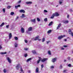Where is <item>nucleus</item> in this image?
<instances>
[{
	"label": "nucleus",
	"instance_id": "nucleus-1",
	"mask_svg": "<svg viewBox=\"0 0 73 73\" xmlns=\"http://www.w3.org/2000/svg\"><path fill=\"white\" fill-rule=\"evenodd\" d=\"M65 37V35H60V36H59L58 37V39L60 40L62 39V38Z\"/></svg>",
	"mask_w": 73,
	"mask_h": 73
},
{
	"label": "nucleus",
	"instance_id": "nucleus-22",
	"mask_svg": "<svg viewBox=\"0 0 73 73\" xmlns=\"http://www.w3.org/2000/svg\"><path fill=\"white\" fill-rule=\"evenodd\" d=\"M14 46L15 48H17L18 46V44L17 43H15L14 44Z\"/></svg>",
	"mask_w": 73,
	"mask_h": 73
},
{
	"label": "nucleus",
	"instance_id": "nucleus-58",
	"mask_svg": "<svg viewBox=\"0 0 73 73\" xmlns=\"http://www.w3.org/2000/svg\"><path fill=\"white\" fill-rule=\"evenodd\" d=\"M29 73H31V71L30 70H29L28 71Z\"/></svg>",
	"mask_w": 73,
	"mask_h": 73
},
{
	"label": "nucleus",
	"instance_id": "nucleus-63",
	"mask_svg": "<svg viewBox=\"0 0 73 73\" xmlns=\"http://www.w3.org/2000/svg\"><path fill=\"white\" fill-rule=\"evenodd\" d=\"M27 33H28V31H27Z\"/></svg>",
	"mask_w": 73,
	"mask_h": 73
},
{
	"label": "nucleus",
	"instance_id": "nucleus-40",
	"mask_svg": "<svg viewBox=\"0 0 73 73\" xmlns=\"http://www.w3.org/2000/svg\"><path fill=\"white\" fill-rule=\"evenodd\" d=\"M37 19L38 21H40V19L38 18H37Z\"/></svg>",
	"mask_w": 73,
	"mask_h": 73
},
{
	"label": "nucleus",
	"instance_id": "nucleus-41",
	"mask_svg": "<svg viewBox=\"0 0 73 73\" xmlns=\"http://www.w3.org/2000/svg\"><path fill=\"white\" fill-rule=\"evenodd\" d=\"M13 14H14V13H13V12H12L11 13V15H13Z\"/></svg>",
	"mask_w": 73,
	"mask_h": 73
},
{
	"label": "nucleus",
	"instance_id": "nucleus-24",
	"mask_svg": "<svg viewBox=\"0 0 73 73\" xmlns=\"http://www.w3.org/2000/svg\"><path fill=\"white\" fill-rule=\"evenodd\" d=\"M69 23V21L68 20L64 21V24H67V23Z\"/></svg>",
	"mask_w": 73,
	"mask_h": 73
},
{
	"label": "nucleus",
	"instance_id": "nucleus-47",
	"mask_svg": "<svg viewBox=\"0 0 73 73\" xmlns=\"http://www.w3.org/2000/svg\"><path fill=\"white\" fill-rule=\"evenodd\" d=\"M47 42V44H48V43H49V42H50V41H46Z\"/></svg>",
	"mask_w": 73,
	"mask_h": 73
},
{
	"label": "nucleus",
	"instance_id": "nucleus-18",
	"mask_svg": "<svg viewBox=\"0 0 73 73\" xmlns=\"http://www.w3.org/2000/svg\"><path fill=\"white\" fill-rule=\"evenodd\" d=\"M38 68L36 67L35 70V72L38 73Z\"/></svg>",
	"mask_w": 73,
	"mask_h": 73
},
{
	"label": "nucleus",
	"instance_id": "nucleus-64",
	"mask_svg": "<svg viewBox=\"0 0 73 73\" xmlns=\"http://www.w3.org/2000/svg\"><path fill=\"white\" fill-rule=\"evenodd\" d=\"M71 73H73V72H72Z\"/></svg>",
	"mask_w": 73,
	"mask_h": 73
},
{
	"label": "nucleus",
	"instance_id": "nucleus-28",
	"mask_svg": "<svg viewBox=\"0 0 73 73\" xmlns=\"http://www.w3.org/2000/svg\"><path fill=\"white\" fill-rule=\"evenodd\" d=\"M62 65L61 64L60 66L59 67V68L60 69H61L62 68Z\"/></svg>",
	"mask_w": 73,
	"mask_h": 73
},
{
	"label": "nucleus",
	"instance_id": "nucleus-44",
	"mask_svg": "<svg viewBox=\"0 0 73 73\" xmlns=\"http://www.w3.org/2000/svg\"><path fill=\"white\" fill-rule=\"evenodd\" d=\"M25 57H27V54H25Z\"/></svg>",
	"mask_w": 73,
	"mask_h": 73
},
{
	"label": "nucleus",
	"instance_id": "nucleus-9",
	"mask_svg": "<svg viewBox=\"0 0 73 73\" xmlns=\"http://www.w3.org/2000/svg\"><path fill=\"white\" fill-rule=\"evenodd\" d=\"M19 66H20V64H18L15 66L16 68L17 69V70H18L19 69Z\"/></svg>",
	"mask_w": 73,
	"mask_h": 73
},
{
	"label": "nucleus",
	"instance_id": "nucleus-6",
	"mask_svg": "<svg viewBox=\"0 0 73 73\" xmlns=\"http://www.w3.org/2000/svg\"><path fill=\"white\" fill-rule=\"evenodd\" d=\"M64 0H59V3L60 5H61L63 3V1Z\"/></svg>",
	"mask_w": 73,
	"mask_h": 73
},
{
	"label": "nucleus",
	"instance_id": "nucleus-51",
	"mask_svg": "<svg viewBox=\"0 0 73 73\" xmlns=\"http://www.w3.org/2000/svg\"><path fill=\"white\" fill-rule=\"evenodd\" d=\"M70 57H68L67 58V59H68V60H70Z\"/></svg>",
	"mask_w": 73,
	"mask_h": 73
},
{
	"label": "nucleus",
	"instance_id": "nucleus-53",
	"mask_svg": "<svg viewBox=\"0 0 73 73\" xmlns=\"http://www.w3.org/2000/svg\"><path fill=\"white\" fill-rule=\"evenodd\" d=\"M17 6L18 7H20V5H17Z\"/></svg>",
	"mask_w": 73,
	"mask_h": 73
},
{
	"label": "nucleus",
	"instance_id": "nucleus-25",
	"mask_svg": "<svg viewBox=\"0 0 73 73\" xmlns=\"http://www.w3.org/2000/svg\"><path fill=\"white\" fill-rule=\"evenodd\" d=\"M55 16H54V14H53L52 16L50 17V19H53V18Z\"/></svg>",
	"mask_w": 73,
	"mask_h": 73
},
{
	"label": "nucleus",
	"instance_id": "nucleus-14",
	"mask_svg": "<svg viewBox=\"0 0 73 73\" xmlns=\"http://www.w3.org/2000/svg\"><path fill=\"white\" fill-rule=\"evenodd\" d=\"M19 11L21 13H25V11H24V10H20Z\"/></svg>",
	"mask_w": 73,
	"mask_h": 73
},
{
	"label": "nucleus",
	"instance_id": "nucleus-35",
	"mask_svg": "<svg viewBox=\"0 0 73 73\" xmlns=\"http://www.w3.org/2000/svg\"><path fill=\"white\" fill-rule=\"evenodd\" d=\"M48 53L49 54V55H51V53H50V51H48Z\"/></svg>",
	"mask_w": 73,
	"mask_h": 73
},
{
	"label": "nucleus",
	"instance_id": "nucleus-29",
	"mask_svg": "<svg viewBox=\"0 0 73 73\" xmlns=\"http://www.w3.org/2000/svg\"><path fill=\"white\" fill-rule=\"evenodd\" d=\"M51 32H52V30H49L48 31L47 33H51Z\"/></svg>",
	"mask_w": 73,
	"mask_h": 73
},
{
	"label": "nucleus",
	"instance_id": "nucleus-56",
	"mask_svg": "<svg viewBox=\"0 0 73 73\" xmlns=\"http://www.w3.org/2000/svg\"><path fill=\"white\" fill-rule=\"evenodd\" d=\"M19 19V17H17L16 18V20H17V19Z\"/></svg>",
	"mask_w": 73,
	"mask_h": 73
},
{
	"label": "nucleus",
	"instance_id": "nucleus-34",
	"mask_svg": "<svg viewBox=\"0 0 73 73\" xmlns=\"http://www.w3.org/2000/svg\"><path fill=\"white\" fill-rule=\"evenodd\" d=\"M3 11L4 13H5V9H3Z\"/></svg>",
	"mask_w": 73,
	"mask_h": 73
},
{
	"label": "nucleus",
	"instance_id": "nucleus-17",
	"mask_svg": "<svg viewBox=\"0 0 73 73\" xmlns=\"http://www.w3.org/2000/svg\"><path fill=\"white\" fill-rule=\"evenodd\" d=\"M32 30V27H30L28 28V31L29 32H30V31H31Z\"/></svg>",
	"mask_w": 73,
	"mask_h": 73
},
{
	"label": "nucleus",
	"instance_id": "nucleus-37",
	"mask_svg": "<svg viewBox=\"0 0 73 73\" xmlns=\"http://www.w3.org/2000/svg\"><path fill=\"white\" fill-rule=\"evenodd\" d=\"M11 6H9L7 7L8 9H10V8H11Z\"/></svg>",
	"mask_w": 73,
	"mask_h": 73
},
{
	"label": "nucleus",
	"instance_id": "nucleus-43",
	"mask_svg": "<svg viewBox=\"0 0 73 73\" xmlns=\"http://www.w3.org/2000/svg\"><path fill=\"white\" fill-rule=\"evenodd\" d=\"M43 67H44V65L43 64H42L41 66V68L42 69Z\"/></svg>",
	"mask_w": 73,
	"mask_h": 73
},
{
	"label": "nucleus",
	"instance_id": "nucleus-32",
	"mask_svg": "<svg viewBox=\"0 0 73 73\" xmlns=\"http://www.w3.org/2000/svg\"><path fill=\"white\" fill-rule=\"evenodd\" d=\"M14 38L15 40H18V38L17 37H14Z\"/></svg>",
	"mask_w": 73,
	"mask_h": 73
},
{
	"label": "nucleus",
	"instance_id": "nucleus-7",
	"mask_svg": "<svg viewBox=\"0 0 73 73\" xmlns=\"http://www.w3.org/2000/svg\"><path fill=\"white\" fill-rule=\"evenodd\" d=\"M26 4H32V2L31 1H28L25 2Z\"/></svg>",
	"mask_w": 73,
	"mask_h": 73
},
{
	"label": "nucleus",
	"instance_id": "nucleus-46",
	"mask_svg": "<svg viewBox=\"0 0 73 73\" xmlns=\"http://www.w3.org/2000/svg\"><path fill=\"white\" fill-rule=\"evenodd\" d=\"M15 8L16 9H17V8H18L17 6H15Z\"/></svg>",
	"mask_w": 73,
	"mask_h": 73
},
{
	"label": "nucleus",
	"instance_id": "nucleus-39",
	"mask_svg": "<svg viewBox=\"0 0 73 73\" xmlns=\"http://www.w3.org/2000/svg\"><path fill=\"white\" fill-rule=\"evenodd\" d=\"M44 21H47V18H45L44 20Z\"/></svg>",
	"mask_w": 73,
	"mask_h": 73
},
{
	"label": "nucleus",
	"instance_id": "nucleus-38",
	"mask_svg": "<svg viewBox=\"0 0 73 73\" xmlns=\"http://www.w3.org/2000/svg\"><path fill=\"white\" fill-rule=\"evenodd\" d=\"M63 47L64 48H67L68 47V46L66 45H64L63 46Z\"/></svg>",
	"mask_w": 73,
	"mask_h": 73
},
{
	"label": "nucleus",
	"instance_id": "nucleus-2",
	"mask_svg": "<svg viewBox=\"0 0 73 73\" xmlns=\"http://www.w3.org/2000/svg\"><path fill=\"white\" fill-rule=\"evenodd\" d=\"M68 33L70 35H71L72 37H73V33L71 31V30L69 29L68 31Z\"/></svg>",
	"mask_w": 73,
	"mask_h": 73
},
{
	"label": "nucleus",
	"instance_id": "nucleus-49",
	"mask_svg": "<svg viewBox=\"0 0 73 73\" xmlns=\"http://www.w3.org/2000/svg\"><path fill=\"white\" fill-rule=\"evenodd\" d=\"M64 49H65L64 48H62V47L61 48V50H64Z\"/></svg>",
	"mask_w": 73,
	"mask_h": 73
},
{
	"label": "nucleus",
	"instance_id": "nucleus-30",
	"mask_svg": "<svg viewBox=\"0 0 73 73\" xmlns=\"http://www.w3.org/2000/svg\"><path fill=\"white\" fill-rule=\"evenodd\" d=\"M44 41H45V38H43L42 39V42H44Z\"/></svg>",
	"mask_w": 73,
	"mask_h": 73
},
{
	"label": "nucleus",
	"instance_id": "nucleus-57",
	"mask_svg": "<svg viewBox=\"0 0 73 73\" xmlns=\"http://www.w3.org/2000/svg\"><path fill=\"white\" fill-rule=\"evenodd\" d=\"M2 48V46H1L0 45V49H1Z\"/></svg>",
	"mask_w": 73,
	"mask_h": 73
},
{
	"label": "nucleus",
	"instance_id": "nucleus-26",
	"mask_svg": "<svg viewBox=\"0 0 73 73\" xmlns=\"http://www.w3.org/2000/svg\"><path fill=\"white\" fill-rule=\"evenodd\" d=\"M0 54H7V52H1L0 53Z\"/></svg>",
	"mask_w": 73,
	"mask_h": 73
},
{
	"label": "nucleus",
	"instance_id": "nucleus-36",
	"mask_svg": "<svg viewBox=\"0 0 73 73\" xmlns=\"http://www.w3.org/2000/svg\"><path fill=\"white\" fill-rule=\"evenodd\" d=\"M3 72L4 73H6V72H7V70H6V69H4L3 70Z\"/></svg>",
	"mask_w": 73,
	"mask_h": 73
},
{
	"label": "nucleus",
	"instance_id": "nucleus-42",
	"mask_svg": "<svg viewBox=\"0 0 73 73\" xmlns=\"http://www.w3.org/2000/svg\"><path fill=\"white\" fill-rule=\"evenodd\" d=\"M44 12H45L46 13H47V12H48V11H47V10H44Z\"/></svg>",
	"mask_w": 73,
	"mask_h": 73
},
{
	"label": "nucleus",
	"instance_id": "nucleus-3",
	"mask_svg": "<svg viewBox=\"0 0 73 73\" xmlns=\"http://www.w3.org/2000/svg\"><path fill=\"white\" fill-rule=\"evenodd\" d=\"M38 38H39V36H37L35 38H32V40H38Z\"/></svg>",
	"mask_w": 73,
	"mask_h": 73
},
{
	"label": "nucleus",
	"instance_id": "nucleus-50",
	"mask_svg": "<svg viewBox=\"0 0 73 73\" xmlns=\"http://www.w3.org/2000/svg\"><path fill=\"white\" fill-rule=\"evenodd\" d=\"M68 66H69V67H70L71 66V64H69L68 65Z\"/></svg>",
	"mask_w": 73,
	"mask_h": 73
},
{
	"label": "nucleus",
	"instance_id": "nucleus-60",
	"mask_svg": "<svg viewBox=\"0 0 73 73\" xmlns=\"http://www.w3.org/2000/svg\"><path fill=\"white\" fill-rule=\"evenodd\" d=\"M64 41H67V39H64Z\"/></svg>",
	"mask_w": 73,
	"mask_h": 73
},
{
	"label": "nucleus",
	"instance_id": "nucleus-55",
	"mask_svg": "<svg viewBox=\"0 0 73 73\" xmlns=\"http://www.w3.org/2000/svg\"><path fill=\"white\" fill-rule=\"evenodd\" d=\"M66 70H63V72H64V73H65V72H66Z\"/></svg>",
	"mask_w": 73,
	"mask_h": 73
},
{
	"label": "nucleus",
	"instance_id": "nucleus-20",
	"mask_svg": "<svg viewBox=\"0 0 73 73\" xmlns=\"http://www.w3.org/2000/svg\"><path fill=\"white\" fill-rule=\"evenodd\" d=\"M31 60H32V58H30L28 59L27 60V62H29V61H31Z\"/></svg>",
	"mask_w": 73,
	"mask_h": 73
},
{
	"label": "nucleus",
	"instance_id": "nucleus-11",
	"mask_svg": "<svg viewBox=\"0 0 73 73\" xmlns=\"http://www.w3.org/2000/svg\"><path fill=\"white\" fill-rule=\"evenodd\" d=\"M26 17V16H25V15L24 14H23L22 16H20V17L22 19H23V18H24V17Z\"/></svg>",
	"mask_w": 73,
	"mask_h": 73
},
{
	"label": "nucleus",
	"instance_id": "nucleus-13",
	"mask_svg": "<svg viewBox=\"0 0 73 73\" xmlns=\"http://www.w3.org/2000/svg\"><path fill=\"white\" fill-rule=\"evenodd\" d=\"M53 14H54V16H58L59 15V14L57 13H55Z\"/></svg>",
	"mask_w": 73,
	"mask_h": 73
},
{
	"label": "nucleus",
	"instance_id": "nucleus-8",
	"mask_svg": "<svg viewBox=\"0 0 73 73\" xmlns=\"http://www.w3.org/2000/svg\"><path fill=\"white\" fill-rule=\"evenodd\" d=\"M21 31L22 33H24V29L23 28H22L21 29Z\"/></svg>",
	"mask_w": 73,
	"mask_h": 73
},
{
	"label": "nucleus",
	"instance_id": "nucleus-62",
	"mask_svg": "<svg viewBox=\"0 0 73 73\" xmlns=\"http://www.w3.org/2000/svg\"><path fill=\"white\" fill-rule=\"evenodd\" d=\"M38 41H40V40H41V39H38Z\"/></svg>",
	"mask_w": 73,
	"mask_h": 73
},
{
	"label": "nucleus",
	"instance_id": "nucleus-31",
	"mask_svg": "<svg viewBox=\"0 0 73 73\" xmlns=\"http://www.w3.org/2000/svg\"><path fill=\"white\" fill-rule=\"evenodd\" d=\"M3 25H4V23L3 22L0 25V27H2V26H3Z\"/></svg>",
	"mask_w": 73,
	"mask_h": 73
},
{
	"label": "nucleus",
	"instance_id": "nucleus-5",
	"mask_svg": "<svg viewBox=\"0 0 73 73\" xmlns=\"http://www.w3.org/2000/svg\"><path fill=\"white\" fill-rule=\"evenodd\" d=\"M12 33H9V40H10V39H11L12 38Z\"/></svg>",
	"mask_w": 73,
	"mask_h": 73
},
{
	"label": "nucleus",
	"instance_id": "nucleus-16",
	"mask_svg": "<svg viewBox=\"0 0 73 73\" xmlns=\"http://www.w3.org/2000/svg\"><path fill=\"white\" fill-rule=\"evenodd\" d=\"M61 26V24H60L59 25H58V27L56 28V29H58L59 28H60V27Z\"/></svg>",
	"mask_w": 73,
	"mask_h": 73
},
{
	"label": "nucleus",
	"instance_id": "nucleus-12",
	"mask_svg": "<svg viewBox=\"0 0 73 73\" xmlns=\"http://www.w3.org/2000/svg\"><path fill=\"white\" fill-rule=\"evenodd\" d=\"M32 52L34 54H37V53L36 52V50H32Z\"/></svg>",
	"mask_w": 73,
	"mask_h": 73
},
{
	"label": "nucleus",
	"instance_id": "nucleus-48",
	"mask_svg": "<svg viewBox=\"0 0 73 73\" xmlns=\"http://www.w3.org/2000/svg\"><path fill=\"white\" fill-rule=\"evenodd\" d=\"M25 42H26V43H27V42H28V41L26 40H25Z\"/></svg>",
	"mask_w": 73,
	"mask_h": 73
},
{
	"label": "nucleus",
	"instance_id": "nucleus-54",
	"mask_svg": "<svg viewBox=\"0 0 73 73\" xmlns=\"http://www.w3.org/2000/svg\"><path fill=\"white\" fill-rule=\"evenodd\" d=\"M21 1H19L18 2V3H21Z\"/></svg>",
	"mask_w": 73,
	"mask_h": 73
},
{
	"label": "nucleus",
	"instance_id": "nucleus-10",
	"mask_svg": "<svg viewBox=\"0 0 73 73\" xmlns=\"http://www.w3.org/2000/svg\"><path fill=\"white\" fill-rule=\"evenodd\" d=\"M46 60H48V59L47 58H44L43 59H42L41 60L42 62H45V61H46Z\"/></svg>",
	"mask_w": 73,
	"mask_h": 73
},
{
	"label": "nucleus",
	"instance_id": "nucleus-33",
	"mask_svg": "<svg viewBox=\"0 0 73 73\" xmlns=\"http://www.w3.org/2000/svg\"><path fill=\"white\" fill-rule=\"evenodd\" d=\"M54 68V66H52L50 67V69H53Z\"/></svg>",
	"mask_w": 73,
	"mask_h": 73
},
{
	"label": "nucleus",
	"instance_id": "nucleus-19",
	"mask_svg": "<svg viewBox=\"0 0 73 73\" xmlns=\"http://www.w3.org/2000/svg\"><path fill=\"white\" fill-rule=\"evenodd\" d=\"M31 21L32 22L34 23H36V19H31Z\"/></svg>",
	"mask_w": 73,
	"mask_h": 73
},
{
	"label": "nucleus",
	"instance_id": "nucleus-45",
	"mask_svg": "<svg viewBox=\"0 0 73 73\" xmlns=\"http://www.w3.org/2000/svg\"><path fill=\"white\" fill-rule=\"evenodd\" d=\"M9 25L6 26L7 28H9Z\"/></svg>",
	"mask_w": 73,
	"mask_h": 73
},
{
	"label": "nucleus",
	"instance_id": "nucleus-4",
	"mask_svg": "<svg viewBox=\"0 0 73 73\" xmlns=\"http://www.w3.org/2000/svg\"><path fill=\"white\" fill-rule=\"evenodd\" d=\"M57 60V58H53L52 59V62H53V63H54V62H55Z\"/></svg>",
	"mask_w": 73,
	"mask_h": 73
},
{
	"label": "nucleus",
	"instance_id": "nucleus-23",
	"mask_svg": "<svg viewBox=\"0 0 73 73\" xmlns=\"http://www.w3.org/2000/svg\"><path fill=\"white\" fill-rule=\"evenodd\" d=\"M53 21H51L50 22L49 24H48L49 26H50V25H52V24H53Z\"/></svg>",
	"mask_w": 73,
	"mask_h": 73
},
{
	"label": "nucleus",
	"instance_id": "nucleus-59",
	"mask_svg": "<svg viewBox=\"0 0 73 73\" xmlns=\"http://www.w3.org/2000/svg\"><path fill=\"white\" fill-rule=\"evenodd\" d=\"M67 18H68L69 17V15H67Z\"/></svg>",
	"mask_w": 73,
	"mask_h": 73
},
{
	"label": "nucleus",
	"instance_id": "nucleus-52",
	"mask_svg": "<svg viewBox=\"0 0 73 73\" xmlns=\"http://www.w3.org/2000/svg\"><path fill=\"white\" fill-rule=\"evenodd\" d=\"M25 50H27L28 49L27 48H25Z\"/></svg>",
	"mask_w": 73,
	"mask_h": 73
},
{
	"label": "nucleus",
	"instance_id": "nucleus-21",
	"mask_svg": "<svg viewBox=\"0 0 73 73\" xmlns=\"http://www.w3.org/2000/svg\"><path fill=\"white\" fill-rule=\"evenodd\" d=\"M39 58L40 59L38 60V61H37V64H38V63L40 62V61H41V57H39Z\"/></svg>",
	"mask_w": 73,
	"mask_h": 73
},
{
	"label": "nucleus",
	"instance_id": "nucleus-15",
	"mask_svg": "<svg viewBox=\"0 0 73 73\" xmlns=\"http://www.w3.org/2000/svg\"><path fill=\"white\" fill-rule=\"evenodd\" d=\"M7 60L9 62V63H11V59L9 58V57H7Z\"/></svg>",
	"mask_w": 73,
	"mask_h": 73
},
{
	"label": "nucleus",
	"instance_id": "nucleus-61",
	"mask_svg": "<svg viewBox=\"0 0 73 73\" xmlns=\"http://www.w3.org/2000/svg\"><path fill=\"white\" fill-rule=\"evenodd\" d=\"M66 60H64V62H66Z\"/></svg>",
	"mask_w": 73,
	"mask_h": 73
},
{
	"label": "nucleus",
	"instance_id": "nucleus-27",
	"mask_svg": "<svg viewBox=\"0 0 73 73\" xmlns=\"http://www.w3.org/2000/svg\"><path fill=\"white\" fill-rule=\"evenodd\" d=\"M21 71L22 72V73H24V71H23V70L22 68H21ZM20 73H21V72H20Z\"/></svg>",
	"mask_w": 73,
	"mask_h": 73
}]
</instances>
